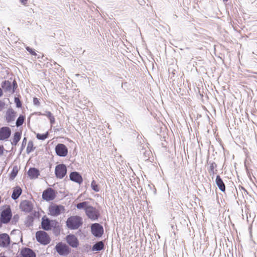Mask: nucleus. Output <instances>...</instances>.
<instances>
[{
	"label": "nucleus",
	"mask_w": 257,
	"mask_h": 257,
	"mask_svg": "<svg viewBox=\"0 0 257 257\" xmlns=\"http://www.w3.org/2000/svg\"><path fill=\"white\" fill-rule=\"evenodd\" d=\"M41 228L45 231L52 229L55 236H58L60 234V226L59 222L56 219H50L47 216L42 217L41 223Z\"/></svg>",
	"instance_id": "nucleus-1"
},
{
	"label": "nucleus",
	"mask_w": 257,
	"mask_h": 257,
	"mask_svg": "<svg viewBox=\"0 0 257 257\" xmlns=\"http://www.w3.org/2000/svg\"><path fill=\"white\" fill-rule=\"evenodd\" d=\"M77 209L84 210L87 217L92 221L96 220L100 217V213L95 207L89 204L88 201H83L75 205Z\"/></svg>",
	"instance_id": "nucleus-2"
},
{
	"label": "nucleus",
	"mask_w": 257,
	"mask_h": 257,
	"mask_svg": "<svg viewBox=\"0 0 257 257\" xmlns=\"http://www.w3.org/2000/svg\"><path fill=\"white\" fill-rule=\"evenodd\" d=\"M83 224L82 218L78 215H72L69 217L66 221V226L70 229H78Z\"/></svg>",
	"instance_id": "nucleus-3"
},
{
	"label": "nucleus",
	"mask_w": 257,
	"mask_h": 257,
	"mask_svg": "<svg viewBox=\"0 0 257 257\" xmlns=\"http://www.w3.org/2000/svg\"><path fill=\"white\" fill-rule=\"evenodd\" d=\"M36 238L40 244L46 245L50 243L51 239L45 230H39L36 232Z\"/></svg>",
	"instance_id": "nucleus-4"
},
{
	"label": "nucleus",
	"mask_w": 257,
	"mask_h": 257,
	"mask_svg": "<svg viewBox=\"0 0 257 257\" xmlns=\"http://www.w3.org/2000/svg\"><path fill=\"white\" fill-rule=\"evenodd\" d=\"M56 251L61 256H66L70 253L71 249L69 246L62 242H59L55 247Z\"/></svg>",
	"instance_id": "nucleus-5"
},
{
	"label": "nucleus",
	"mask_w": 257,
	"mask_h": 257,
	"mask_svg": "<svg viewBox=\"0 0 257 257\" xmlns=\"http://www.w3.org/2000/svg\"><path fill=\"white\" fill-rule=\"evenodd\" d=\"M65 207L62 205L53 204L49 207V214L52 216H58L65 211Z\"/></svg>",
	"instance_id": "nucleus-6"
},
{
	"label": "nucleus",
	"mask_w": 257,
	"mask_h": 257,
	"mask_svg": "<svg viewBox=\"0 0 257 257\" xmlns=\"http://www.w3.org/2000/svg\"><path fill=\"white\" fill-rule=\"evenodd\" d=\"M57 192L52 188H46L42 193V199L46 201L53 200L57 196Z\"/></svg>",
	"instance_id": "nucleus-7"
},
{
	"label": "nucleus",
	"mask_w": 257,
	"mask_h": 257,
	"mask_svg": "<svg viewBox=\"0 0 257 257\" xmlns=\"http://www.w3.org/2000/svg\"><path fill=\"white\" fill-rule=\"evenodd\" d=\"M4 207L5 208L1 212V218L4 224H7L12 217V212L10 205H5Z\"/></svg>",
	"instance_id": "nucleus-8"
},
{
	"label": "nucleus",
	"mask_w": 257,
	"mask_h": 257,
	"mask_svg": "<svg viewBox=\"0 0 257 257\" xmlns=\"http://www.w3.org/2000/svg\"><path fill=\"white\" fill-rule=\"evenodd\" d=\"M90 231L92 234L97 238L101 237L104 232L103 227L98 223H94L91 225Z\"/></svg>",
	"instance_id": "nucleus-9"
},
{
	"label": "nucleus",
	"mask_w": 257,
	"mask_h": 257,
	"mask_svg": "<svg viewBox=\"0 0 257 257\" xmlns=\"http://www.w3.org/2000/svg\"><path fill=\"white\" fill-rule=\"evenodd\" d=\"M67 167L64 164H60L56 166L55 168V174L57 178L63 179L67 174Z\"/></svg>",
	"instance_id": "nucleus-10"
},
{
	"label": "nucleus",
	"mask_w": 257,
	"mask_h": 257,
	"mask_svg": "<svg viewBox=\"0 0 257 257\" xmlns=\"http://www.w3.org/2000/svg\"><path fill=\"white\" fill-rule=\"evenodd\" d=\"M56 154L61 157L67 156L68 153V150L65 145L61 143L58 144L55 148Z\"/></svg>",
	"instance_id": "nucleus-11"
},
{
	"label": "nucleus",
	"mask_w": 257,
	"mask_h": 257,
	"mask_svg": "<svg viewBox=\"0 0 257 257\" xmlns=\"http://www.w3.org/2000/svg\"><path fill=\"white\" fill-rule=\"evenodd\" d=\"M65 240L68 244L73 247L77 248L79 244L77 237L73 234H69L65 237Z\"/></svg>",
	"instance_id": "nucleus-12"
},
{
	"label": "nucleus",
	"mask_w": 257,
	"mask_h": 257,
	"mask_svg": "<svg viewBox=\"0 0 257 257\" xmlns=\"http://www.w3.org/2000/svg\"><path fill=\"white\" fill-rule=\"evenodd\" d=\"M11 130L8 126H3L0 128V141L8 140L11 135Z\"/></svg>",
	"instance_id": "nucleus-13"
},
{
	"label": "nucleus",
	"mask_w": 257,
	"mask_h": 257,
	"mask_svg": "<svg viewBox=\"0 0 257 257\" xmlns=\"http://www.w3.org/2000/svg\"><path fill=\"white\" fill-rule=\"evenodd\" d=\"M20 208L23 211L29 213L33 210V205L31 201L25 200L20 203Z\"/></svg>",
	"instance_id": "nucleus-14"
},
{
	"label": "nucleus",
	"mask_w": 257,
	"mask_h": 257,
	"mask_svg": "<svg viewBox=\"0 0 257 257\" xmlns=\"http://www.w3.org/2000/svg\"><path fill=\"white\" fill-rule=\"evenodd\" d=\"M69 179L80 185L83 182V178L80 173L77 171H73L69 174Z\"/></svg>",
	"instance_id": "nucleus-15"
},
{
	"label": "nucleus",
	"mask_w": 257,
	"mask_h": 257,
	"mask_svg": "<svg viewBox=\"0 0 257 257\" xmlns=\"http://www.w3.org/2000/svg\"><path fill=\"white\" fill-rule=\"evenodd\" d=\"M10 244V237L6 233L0 234V246L3 247H8Z\"/></svg>",
	"instance_id": "nucleus-16"
},
{
	"label": "nucleus",
	"mask_w": 257,
	"mask_h": 257,
	"mask_svg": "<svg viewBox=\"0 0 257 257\" xmlns=\"http://www.w3.org/2000/svg\"><path fill=\"white\" fill-rule=\"evenodd\" d=\"M20 255L22 257H36L35 252L32 249L26 247L21 249Z\"/></svg>",
	"instance_id": "nucleus-17"
},
{
	"label": "nucleus",
	"mask_w": 257,
	"mask_h": 257,
	"mask_svg": "<svg viewBox=\"0 0 257 257\" xmlns=\"http://www.w3.org/2000/svg\"><path fill=\"white\" fill-rule=\"evenodd\" d=\"M27 174L31 179H37L40 175L39 170L35 167H30L27 172Z\"/></svg>",
	"instance_id": "nucleus-18"
},
{
	"label": "nucleus",
	"mask_w": 257,
	"mask_h": 257,
	"mask_svg": "<svg viewBox=\"0 0 257 257\" xmlns=\"http://www.w3.org/2000/svg\"><path fill=\"white\" fill-rule=\"evenodd\" d=\"M215 183L218 189L222 192L225 191V185L220 175H217L216 177Z\"/></svg>",
	"instance_id": "nucleus-19"
},
{
	"label": "nucleus",
	"mask_w": 257,
	"mask_h": 257,
	"mask_svg": "<svg viewBox=\"0 0 257 257\" xmlns=\"http://www.w3.org/2000/svg\"><path fill=\"white\" fill-rule=\"evenodd\" d=\"M16 112L12 108H9L6 113V119L8 122H12L15 120Z\"/></svg>",
	"instance_id": "nucleus-20"
},
{
	"label": "nucleus",
	"mask_w": 257,
	"mask_h": 257,
	"mask_svg": "<svg viewBox=\"0 0 257 257\" xmlns=\"http://www.w3.org/2000/svg\"><path fill=\"white\" fill-rule=\"evenodd\" d=\"M104 248V243L103 241H96L91 247L93 251H99Z\"/></svg>",
	"instance_id": "nucleus-21"
},
{
	"label": "nucleus",
	"mask_w": 257,
	"mask_h": 257,
	"mask_svg": "<svg viewBox=\"0 0 257 257\" xmlns=\"http://www.w3.org/2000/svg\"><path fill=\"white\" fill-rule=\"evenodd\" d=\"M22 193V188L20 186H18L13 190L11 197L13 200H17L21 196Z\"/></svg>",
	"instance_id": "nucleus-22"
},
{
	"label": "nucleus",
	"mask_w": 257,
	"mask_h": 257,
	"mask_svg": "<svg viewBox=\"0 0 257 257\" xmlns=\"http://www.w3.org/2000/svg\"><path fill=\"white\" fill-rule=\"evenodd\" d=\"M2 89L5 92H11L12 93V84L9 80H4L1 83Z\"/></svg>",
	"instance_id": "nucleus-23"
},
{
	"label": "nucleus",
	"mask_w": 257,
	"mask_h": 257,
	"mask_svg": "<svg viewBox=\"0 0 257 257\" xmlns=\"http://www.w3.org/2000/svg\"><path fill=\"white\" fill-rule=\"evenodd\" d=\"M22 133L20 132H16L13 136V141L11 144L13 146H16L21 138Z\"/></svg>",
	"instance_id": "nucleus-24"
},
{
	"label": "nucleus",
	"mask_w": 257,
	"mask_h": 257,
	"mask_svg": "<svg viewBox=\"0 0 257 257\" xmlns=\"http://www.w3.org/2000/svg\"><path fill=\"white\" fill-rule=\"evenodd\" d=\"M18 172V168L17 166L13 167L12 170L9 175V179L10 180H14L17 176Z\"/></svg>",
	"instance_id": "nucleus-25"
},
{
	"label": "nucleus",
	"mask_w": 257,
	"mask_h": 257,
	"mask_svg": "<svg viewBox=\"0 0 257 257\" xmlns=\"http://www.w3.org/2000/svg\"><path fill=\"white\" fill-rule=\"evenodd\" d=\"M34 217L32 216L28 215L25 221V224L27 227H30L33 225Z\"/></svg>",
	"instance_id": "nucleus-26"
},
{
	"label": "nucleus",
	"mask_w": 257,
	"mask_h": 257,
	"mask_svg": "<svg viewBox=\"0 0 257 257\" xmlns=\"http://www.w3.org/2000/svg\"><path fill=\"white\" fill-rule=\"evenodd\" d=\"M49 133L48 132L44 134L38 133L36 135V138L39 140L44 141L49 137Z\"/></svg>",
	"instance_id": "nucleus-27"
},
{
	"label": "nucleus",
	"mask_w": 257,
	"mask_h": 257,
	"mask_svg": "<svg viewBox=\"0 0 257 257\" xmlns=\"http://www.w3.org/2000/svg\"><path fill=\"white\" fill-rule=\"evenodd\" d=\"M25 119V116L22 114L20 115V116L17 118L16 122V125L17 127H19L23 125Z\"/></svg>",
	"instance_id": "nucleus-28"
},
{
	"label": "nucleus",
	"mask_w": 257,
	"mask_h": 257,
	"mask_svg": "<svg viewBox=\"0 0 257 257\" xmlns=\"http://www.w3.org/2000/svg\"><path fill=\"white\" fill-rule=\"evenodd\" d=\"M35 149L34 147L33 142L32 141H29L27 147L26 151L27 154H29L33 151Z\"/></svg>",
	"instance_id": "nucleus-29"
},
{
	"label": "nucleus",
	"mask_w": 257,
	"mask_h": 257,
	"mask_svg": "<svg viewBox=\"0 0 257 257\" xmlns=\"http://www.w3.org/2000/svg\"><path fill=\"white\" fill-rule=\"evenodd\" d=\"M208 164L210 165L209 168L208 169V171H215L217 169V165L214 162H212L211 161L207 162Z\"/></svg>",
	"instance_id": "nucleus-30"
},
{
	"label": "nucleus",
	"mask_w": 257,
	"mask_h": 257,
	"mask_svg": "<svg viewBox=\"0 0 257 257\" xmlns=\"http://www.w3.org/2000/svg\"><path fill=\"white\" fill-rule=\"evenodd\" d=\"M91 187L92 189L96 192L99 191V188L94 180H93L91 183Z\"/></svg>",
	"instance_id": "nucleus-31"
},
{
	"label": "nucleus",
	"mask_w": 257,
	"mask_h": 257,
	"mask_svg": "<svg viewBox=\"0 0 257 257\" xmlns=\"http://www.w3.org/2000/svg\"><path fill=\"white\" fill-rule=\"evenodd\" d=\"M26 50L32 55L37 56V54L35 52V50L31 48L29 46H27L25 47Z\"/></svg>",
	"instance_id": "nucleus-32"
},
{
	"label": "nucleus",
	"mask_w": 257,
	"mask_h": 257,
	"mask_svg": "<svg viewBox=\"0 0 257 257\" xmlns=\"http://www.w3.org/2000/svg\"><path fill=\"white\" fill-rule=\"evenodd\" d=\"M11 84H12V93H14L15 92L16 89L18 87L17 82L15 80H14Z\"/></svg>",
	"instance_id": "nucleus-33"
},
{
	"label": "nucleus",
	"mask_w": 257,
	"mask_h": 257,
	"mask_svg": "<svg viewBox=\"0 0 257 257\" xmlns=\"http://www.w3.org/2000/svg\"><path fill=\"white\" fill-rule=\"evenodd\" d=\"M14 101L16 103V107L18 108L22 107V104L21 101L18 97H15L14 98Z\"/></svg>",
	"instance_id": "nucleus-34"
},
{
	"label": "nucleus",
	"mask_w": 257,
	"mask_h": 257,
	"mask_svg": "<svg viewBox=\"0 0 257 257\" xmlns=\"http://www.w3.org/2000/svg\"><path fill=\"white\" fill-rule=\"evenodd\" d=\"M26 144H27V138L25 137V138H24L23 141H22V145H21V147L20 149V151L19 154H21L22 152L23 151V150L25 149Z\"/></svg>",
	"instance_id": "nucleus-35"
},
{
	"label": "nucleus",
	"mask_w": 257,
	"mask_h": 257,
	"mask_svg": "<svg viewBox=\"0 0 257 257\" xmlns=\"http://www.w3.org/2000/svg\"><path fill=\"white\" fill-rule=\"evenodd\" d=\"M39 115H45L48 118H50L53 116V114L49 111H46L45 113H42L41 112H39Z\"/></svg>",
	"instance_id": "nucleus-36"
},
{
	"label": "nucleus",
	"mask_w": 257,
	"mask_h": 257,
	"mask_svg": "<svg viewBox=\"0 0 257 257\" xmlns=\"http://www.w3.org/2000/svg\"><path fill=\"white\" fill-rule=\"evenodd\" d=\"M19 219V215L18 214H15L13 216L12 219V223L16 224Z\"/></svg>",
	"instance_id": "nucleus-37"
},
{
	"label": "nucleus",
	"mask_w": 257,
	"mask_h": 257,
	"mask_svg": "<svg viewBox=\"0 0 257 257\" xmlns=\"http://www.w3.org/2000/svg\"><path fill=\"white\" fill-rule=\"evenodd\" d=\"M33 104L35 105L39 106L40 104V103L39 102V99L38 98L34 97L33 98Z\"/></svg>",
	"instance_id": "nucleus-38"
},
{
	"label": "nucleus",
	"mask_w": 257,
	"mask_h": 257,
	"mask_svg": "<svg viewBox=\"0 0 257 257\" xmlns=\"http://www.w3.org/2000/svg\"><path fill=\"white\" fill-rule=\"evenodd\" d=\"M39 213L37 211H35L34 212H33L32 214L29 215V216H32L34 217V219L35 218H39Z\"/></svg>",
	"instance_id": "nucleus-39"
},
{
	"label": "nucleus",
	"mask_w": 257,
	"mask_h": 257,
	"mask_svg": "<svg viewBox=\"0 0 257 257\" xmlns=\"http://www.w3.org/2000/svg\"><path fill=\"white\" fill-rule=\"evenodd\" d=\"M209 173L210 174V175L212 176V179L213 178L215 174H216L217 172V170L216 169L215 171H208Z\"/></svg>",
	"instance_id": "nucleus-40"
},
{
	"label": "nucleus",
	"mask_w": 257,
	"mask_h": 257,
	"mask_svg": "<svg viewBox=\"0 0 257 257\" xmlns=\"http://www.w3.org/2000/svg\"><path fill=\"white\" fill-rule=\"evenodd\" d=\"M49 119L50 120V122L51 125H52L55 122V118L54 116L49 118Z\"/></svg>",
	"instance_id": "nucleus-41"
},
{
	"label": "nucleus",
	"mask_w": 257,
	"mask_h": 257,
	"mask_svg": "<svg viewBox=\"0 0 257 257\" xmlns=\"http://www.w3.org/2000/svg\"><path fill=\"white\" fill-rule=\"evenodd\" d=\"M5 105V102L0 100V111L3 109Z\"/></svg>",
	"instance_id": "nucleus-42"
},
{
	"label": "nucleus",
	"mask_w": 257,
	"mask_h": 257,
	"mask_svg": "<svg viewBox=\"0 0 257 257\" xmlns=\"http://www.w3.org/2000/svg\"><path fill=\"white\" fill-rule=\"evenodd\" d=\"M5 151V149L3 145H0V156H2L4 154V152Z\"/></svg>",
	"instance_id": "nucleus-43"
},
{
	"label": "nucleus",
	"mask_w": 257,
	"mask_h": 257,
	"mask_svg": "<svg viewBox=\"0 0 257 257\" xmlns=\"http://www.w3.org/2000/svg\"><path fill=\"white\" fill-rule=\"evenodd\" d=\"M138 1L139 4L141 5V6H144L146 3L145 0H138Z\"/></svg>",
	"instance_id": "nucleus-44"
},
{
	"label": "nucleus",
	"mask_w": 257,
	"mask_h": 257,
	"mask_svg": "<svg viewBox=\"0 0 257 257\" xmlns=\"http://www.w3.org/2000/svg\"><path fill=\"white\" fill-rule=\"evenodd\" d=\"M62 129V128H55V127H54V131L55 132H59L60 130H61Z\"/></svg>",
	"instance_id": "nucleus-45"
},
{
	"label": "nucleus",
	"mask_w": 257,
	"mask_h": 257,
	"mask_svg": "<svg viewBox=\"0 0 257 257\" xmlns=\"http://www.w3.org/2000/svg\"><path fill=\"white\" fill-rule=\"evenodd\" d=\"M240 188H241V190H243L244 191V193H246L247 194H248V193H247V192L246 190V189H245L243 187H242V186H241V187H240Z\"/></svg>",
	"instance_id": "nucleus-46"
},
{
	"label": "nucleus",
	"mask_w": 257,
	"mask_h": 257,
	"mask_svg": "<svg viewBox=\"0 0 257 257\" xmlns=\"http://www.w3.org/2000/svg\"><path fill=\"white\" fill-rule=\"evenodd\" d=\"M20 1L23 4H25L27 3L28 0H20Z\"/></svg>",
	"instance_id": "nucleus-47"
},
{
	"label": "nucleus",
	"mask_w": 257,
	"mask_h": 257,
	"mask_svg": "<svg viewBox=\"0 0 257 257\" xmlns=\"http://www.w3.org/2000/svg\"><path fill=\"white\" fill-rule=\"evenodd\" d=\"M3 91L2 89L0 87V97L3 95Z\"/></svg>",
	"instance_id": "nucleus-48"
},
{
	"label": "nucleus",
	"mask_w": 257,
	"mask_h": 257,
	"mask_svg": "<svg viewBox=\"0 0 257 257\" xmlns=\"http://www.w3.org/2000/svg\"><path fill=\"white\" fill-rule=\"evenodd\" d=\"M3 223V221L2 220L1 218H0V227H2Z\"/></svg>",
	"instance_id": "nucleus-49"
},
{
	"label": "nucleus",
	"mask_w": 257,
	"mask_h": 257,
	"mask_svg": "<svg viewBox=\"0 0 257 257\" xmlns=\"http://www.w3.org/2000/svg\"><path fill=\"white\" fill-rule=\"evenodd\" d=\"M0 257H7L4 253H0Z\"/></svg>",
	"instance_id": "nucleus-50"
},
{
	"label": "nucleus",
	"mask_w": 257,
	"mask_h": 257,
	"mask_svg": "<svg viewBox=\"0 0 257 257\" xmlns=\"http://www.w3.org/2000/svg\"><path fill=\"white\" fill-rule=\"evenodd\" d=\"M53 63H54V65H57L58 66H59V65H58L56 62L55 61H53Z\"/></svg>",
	"instance_id": "nucleus-51"
},
{
	"label": "nucleus",
	"mask_w": 257,
	"mask_h": 257,
	"mask_svg": "<svg viewBox=\"0 0 257 257\" xmlns=\"http://www.w3.org/2000/svg\"><path fill=\"white\" fill-rule=\"evenodd\" d=\"M223 2H227L228 0H223Z\"/></svg>",
	"instance_id": "nucleus-52"
}]
</instances>
